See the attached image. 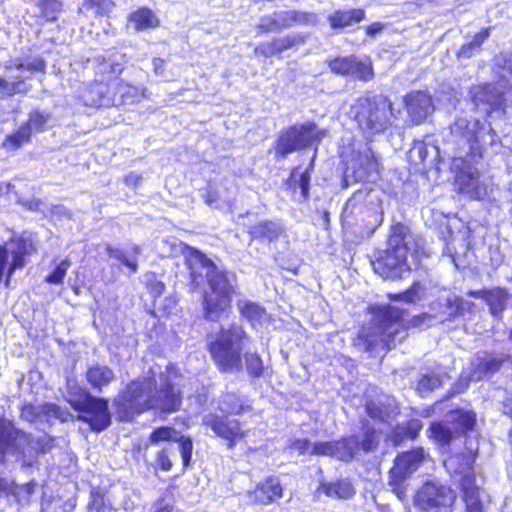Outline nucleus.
Wrapping results in <instances>:
<instances>
[{
  "label": "nucleus",
  "instance_id": "nucleus-1",
  "mask_svg": "<svg viewBox=\"0 0 512 512\" xmlns=\"http://www.w3.org/2000/svg\"><path fill=\"white\" fill-rule=\"evenodd\" d=\"M182 398L169 380L168 373H160L159 379L143 377L132 381L116 400L117 411L124 421L149 409L164 413L179 410Z\"/></svg>",
  "mask_w": 512,
  "mask_h": 512
},
{
  "label": "nucleus",
  "instance_id": "nucleus-2",
  "mask_svg": "<svg viewBox=\"0 0 512 512\" xmlns=\"http://www.w3.org/2000/svg\"><path fill=\"white\" fill-rule=\"evenodd\" d=\"M373 312V326L369 331H363L359 335L367 352L374 351L380 346L392 349L407 337L409 328H427L435 320L427 313L413 316L408 320L406 318L408 315L403 309L392 305L374 307Z\"/></svg>",
  "mask_w": 512,
  "mask_h": 512
},
{
  "label": "nucleus",
  "instance_id": "nucleus-3",
  "mask_svg": "<svg viewBox=\"0 0 512 512\" xmlns=\"http://www.w3.org/2000/svg\"><path fill=\"white\" fill-rule=\"evenodd\" d=\"M492 75L494 82L473 85L469 90L475 110L487 115L508 106V95H512V51L495 55Z\"/></svg>",
  "mask_w": 512,
  "mask_h": 512
},
{
  "label": "nucleus",
  "instance_id": "nucleus-4",
  "mask_svg": "<svg viewBox=\"0 0 512 512\" xmlns=\"http://www.w3.org/2000/svg\"><path fill=\"white\" fill-rule=\"evenodd\" d=\"M498 139L491 123L473 117H457L449 126L447 142L466 152L471 160L481 158L487 147L493 146Z\"/></svg>",
  "mask_w": 512,
  "mask_h": 512
},
{
  "label": "nucleus",
  "instance_id": "nucleus-5",
  "mask_svg": "<svg viewBox=\"0 0 512 512\" xmlns=\"http://www.w3.org/2000/svg\"><path fill=\"white\" fill-rule=\"evenodd\" d=\"M248 339L243 327L233 323L228 328L222 327L215 338L207 343L208 351L221 372L242 371V352Z\"/></svg>",
  "mask_w": 512,
  "mask_h": 512
},
{
  "label": "nucleus",
  "instance_id": "nucleus-6",
  "mask_svg": "<svg viewBox=\"0 0 512 512\" xmlns=\"http://www.w3.org/2000/svg\"><path fill=\"white\" fill-rule=\"evenodd\" d=\"M207 283L210 292L203 295V315L208 321H219L231 308L232 296L239 294L237 276L233 271L218 268Z\"/></svg>",
  "mask_w": 512,
  "mask_h": 512
},
{
  "label": "nucleus",
  "instance_id": "nucleus-7",
  "mask_svg": "<svg viewBox=\"0 0 512 512\" xmlns=\"http://www.w3.org/2000/svg\"><path fill=\"white\" fill-rule=\"evenodd\" d=\"M352 113L358 127L369 136L382 133L392 125V103L382 94L358 98Z\"/></svg>",
  "mask_w": 512,
  "mask_h": 512
},
{
  "label": "nucleus",
  "instance_id": "nucleus-8",
  "mask_svg": "<svg viewBox=\"0 0 512 512\" xmlns=\"http://www.w3.org/2000/svg\"><path fill=\"white\" fill-rule=\"evenodd\" d=\"M30 448V434L17 428L14 421L0 417V467L5 466L10 459L25 462ZM12 491L13 481L0 474V493Z\"/></svg>",
  "mask_w": 512,
  "mask_h": 512
},
{
  "label": "nucleus",
  "instance_id": "nucleus-9",
  "mask_svg": "<svg viewBox=\"0 0 512 512\" xmlns=\"http://www.w3.org/2000/svg\"><path fill=\"white\" fill-rule=\"evenodd\" d=\"M45 60L40 56L11 59L4 65H0V94L13 96L27 94L32 85L27 80L34 72H44Z\"/></svg>",
  "mask_w": 512,
  "mask_h": 512
},
{
  "label": "nucleus",
  "instance_id": "nucleus-10",
  "mask_svg": "<svg viewBox=\"0 0 512 512\" xmlns=\"http://www.w3.org/2000/svg\"><path fill=\"white\" fill-rule=\"evenodd\" d=\"M476 455L471 451L449 456L444 461L446 470L455 477L463 493L466 512H484L480 499V484L476 480L473 464Z\"/></svg>",
  "mask_w": 512,
  "mask_h": 512
},
{
  "label": "nucleus",
  "instance_id": "nucleus-11",
  "mask_svg": "<svg viewBox=\"0 0 512 512\" xmlns=\"http://www.w3.org/2000/svg\"><path fill=\"white\" fill-rule=\"evenodd\" d=\"M476 423V415L472 411L456 409L450 411L445 422H433L428 429V437L442 446L462 434L473 430Z\"/></svg>",
  "mask_w": 512,
  "mask_h": 512
},
{
  "label": "nucleus",
  "instance_id": "nucleus-12",
  "mask_svg": "<svg viewBox=\"0 0 512 512\" xmlns=\"http://www.w3.org/2000/svg\"><path fill=\"white\" fill-rule=\"evenodd\" d=\"M423 448H416L399 454L389 472L388 485L392 492L402 500L406 497V481L415 473L426 459Z\"/></svg>",
  "mask_w": 512,
  "mask_h": 512
},
{
  "label": "nucleus",
  "instance_id": "nucleus-13",
  "mask_svg": "<svg viewBox=\"0 0 512 512\" xmlns=\"http://www.w3.org/2000/svg\"><path fill=\"white\" fill-rule=\"evenodd\" d=\"M68 401L79 412L78 420L88 423L92 431L101 432L111 424V414L106 399L83 392L78 399Z\"/></svg>",
  "mask_w": 512,
  "mask_h": 512
},
{
  "label": "nucleus",
  "instance_id": "nucleus-14",
  "mask_svg": "<svg viewBox=\"0 0 512 512\" xmlns=\"http://www.w3.org/2000/svg\"><path fill=\"white\" fill-rule=\"evenodd\" d=\"M322 132L314 123L292 126L281 131L276 142V154L285 158L287 155L305 149L319 142Z\"/></svg>",
  "mask_w": 512,
  "mask_h": 512
},
{
  "label": "nucleus",
  "instance_id": "nucleus-15",
  "mask_svg": "<svg viewBox=\"0 0 512 512\" xmlns=\"http://www.w3.org/2000/svg\"><path fill=\"white\" fill-rule=\"evenodd\" d=\"M454 491L437 481L426 482L417 492L416 505L425 512H452Z\"/></svg>",
  "mask_w": 512,
  "mask_h": 512
},
{
  "label": "nucleus",
  "instance_id": "nucleus-16",
  "mask_svg": "<svg viewBox=\"0 0 512 512\" xmlns=\"http://www.w3.org/2000/svg\"><path fill=\"white\" fill-rule=\"evenodd\" d=\"M378 178V162L373 151L366 147L359 152L347 167L344 175L345 187L349 180L354 182H375Z\"/></svg>",
  "mask_w": 512,
  "mask_h": 512
},
{
  "label": "nucleus",
  "instance_id": "nucleus-17",
  "mask_svg": "<svg viewBox=\"0 0 512 512\" xmlns=\"http://www.w3.org/2000/svg\"><path fill=\"white\" fill-rule=\"evenodd\" d=\"M408 256L394 253L388 249L379 251L372 261L375 273L384 279H400L409 274L411 267L408 264Z\"/></svg>",
  "mask_w": 512,
  "mask_h": 512
},
{
  "label": "nucleus",
  "instance_id": "nucleus-18",
  "mask_svg": "<svg viewBox=\"0 0 512 512\" xmlns=\"http://www.w3.org/2000/svg\"><path fill=\"white\" fill-rule=\"evenodd\" d=\"M185 263L189 270L192 291L198 289L205 279L208 281L211 274H214L218 269L211 259L194 248H189L185 256Z\"/></svg>",
  "mask_w": 512,
  "mask_h": 512
},
{
  "label": "nucleus",
  "instance_id": "nucleus-19",
  "mask_svg": "<svg viewBox=\"0 0 512 512\" xmlns=\"http://www.w3.org/2000/svg\"><path fill=\"white\" fill-rule=\"evenodd\" d=\"M202 423L209 427L217 436L226 439L229 449L234 447L237 439L245 436L240 422L236 419H229L227 416L208 413L203 416Z\"/></svg>",
  "mask_w": 512,
  "mask_h": 512
},
{
  "label": "nucleus",
  "instance_id": "nucleus-20",
  "mask_svg": "<svg viewBox=\"0 0 512 512\" xmlns=\"http://www.w3.org/2000/svg\"><path fill=\"white\" fill-rule=\"evenodd\" d=\"M510 356L488 352L477 353L470 364V380L479 381L500 371Z\"/></svg>",
  "mask_w": 512,
  "mask_h": 512
},
{
  "label": "nucleus",
  "instance_id": "nucleus-21",
  "mask_svg": "<svg viewBox=\"0 0 512 512\" xmlns=\"http://www.w3.org/2000/svg\"><path fill=\"white\" fill-rule=\"evenodd\" d=\"M20 417L30 423L41 418H45L47 421L53 418L61 422H67L73 419V415L67 408H63L54 403H46L41 406L26 404L21 409Z\"/></svg>",
  "mask_w": 512,
  "mask_h": 512
},
{
  "label": "nucleus",
  "instance_id": "nucleus-22",
  "mask_svg": "<svg viewBox=\"0 0 512 512\" xmlns=\"http://www.w3.org/2000/svg\"><path fill=\"white\" fill-rule=\"evenodd\" d=\"M405 107L414 124H420L434 111V104L431 96L424 91H412L404 98Z\"/></svg>",
  "mask_w": 512,
  "mask_h": 512
},
{
  "label": "nucleus",
  "instance_id": "nucleus-23",
  "mask_svg": "<svg viewBox=\"0 0 512 512\" xmlns=\"http://www.w3.org/2000/svg\"><path fill=\"white\" fill-rule=\"evenodd\" d=\"M417 247L416 238L411 233L409 227L402 223H396L391 226L386 249L408 256L409 254L416 253Z\"/></svg>",
  "mask_w": 512,
  "mask_h": 512
},
{
  "label": "nucleus",
  "instance_id": "nucleus-24",
  "mask_svg": "<svg viewBox=\"0 0 512 512\" xmlns=\"http://www.w3.org/2000/svg\"><path fill=\"white\" fill-rule=\"evenodd\" d=\"M456 182L461 192L470 198L482 200L488 195V188L480 181L479 172L471 166L460 170Z\"/></svg>",
  "mask_w": 512,
  "mask_h": 512
},
{
  "label": "nucleus",
  "instance_id": "nucleus-25",
  "mask_svg": "<svg viewBox=\"0 0 512 512\" xmlns=\"http://www.w3.org/2000/svg\"><path fill=\"white\" fill-rule=\"evenodd\" d=\"M305 41L306 36L301 33L288 34L260 44L256 47L255 53L264 57H273L288 49L304 44Z\"/></svg>",
  "mask_w": 512,
  "mask_h": 512
},
{
  "label": "nucleus",
  "instance_id": "nucleus-26",
  "mask_svg": "<svg viewBox=\"0 0 512 512\" xmlns=\"http://www.w3.org/2000/svg\"><path fill=\"white\" fill-rule=\"evenodd\" d=\"M469 296L485 300L489 306V310L494 317H500L506 309L511 295L505 288L496 287L493 289H483L477 291H469Z\"/></svg>",
  "mask_w": 512,
  "mask_h": 512
},
{
  "label": "nucleus",
  "instance_id": "nucleus-27",
  "mask_svg": "<svg viewBox=\"0 0 512 512\" xmlns=\"http://www.w3.org/2000/svg\"><path fill=\"white\" fill-rule=\"evenodd\" d=\"M85 104L92 107L114 106L112 83L98 81L91 85L83 95Z\"/></svg>",
  "mask_w": 512,
  "mask_h": 512
},
{
  "label": "nucleus",
  "instance_id": "nucleus-28",
  "mask_svg": "<svg viewBox=\"0 0 512 512\" xmlns=\"http://www.w3.org/2000/svg\"><path fill=\"white\" fill-rule=\"evenodd\" d=\"M125 54L113 51L106 56H98L95 58L97 63V74L102 75L100 81L117 77L124 68Z\"/></svg>",
  "mask_w": 512,
  "mask_h": 512
},
{
  "label": "nucleus",
  "instance_id": "nucleus-29",
  "mask_svg": "<svg viewBox=\"0 0 512 512\" xmlns=\"http://www.w3.org/2000/svg\"><path fill=\"white\" fill-rule=\"evenodd\" d=\"M284 232L281 222L274 220H261L249 226L248 234L253 240L273 242Z\"/></svg>",
  "mask_w": 512,
  "mask_h": 512
},
{
  "label": "nucleus",
  "instance_id": "nucleus-30",
  "mask_svg": "<svg viewBox=\"0 0 512 512\" xmlns=\"http://www.w3.org/2000/svg\"><path fill=\"white\" fill-rule=\"evenodd\" d=\"M366 412L373 419L387 421L398 414V407L394 399L382 397L367 402Z\"/></svg>",
  "mask_w": 512,
  "mask_h": 512
},
{
  "label": "nucleus",
  "instance_id": "nucleus-31",
  "mask_svg": "<svg viewBox=\"0 0 512 512\" xmlns=\"http://www.w3.org/2000/svg\"><path fill=\"white\" fill-rule=\"evenodd\" d=\"M256 502L269 504L282 497V487L277 477L270 476L259 483L253 492Z\"/></svg>",
  "mask_w": 512,
  "mask_h": 512
},
{
  "label": "nucleus",
  "instance_id": "nucleus-32",
  "mask_svg": "<svg viewBox=\"0 0 512 512\" xmlns=\"http://www.w3.org/2000/svg\"><path fill=\"white\" fill-rule=\"evenodd\" d=\"M114 106L133 104L144 97V90L121 81L114 80L112 82Z\"/></svg>",
  "mask_w": 512,
  "mask_h": 512
},
{
  "label": "nucleus",
  "instance_id": "nucleus-33",
  "mask_svg": "<svg viewBox=\"0 0 512 512\" xmlns=\"http://www.w3.org/2000/svg\"><path fill=\"white\" fill-rule=\"evenodd\" d=\"M422 427V422L419 419H411L394 427L388 435V439L394 446H399L405 440L416 439Z\"/></svg>",
  "mask_w": 512,
  "mask_h": 512
},
{
  "label": "nucleus",
  "instance_id": "nucleus-34",
  "mask_svg": "<svg viewBox=\"0 0 512 512\" xmlns=\"http://www.w3.org/2000/svg\"><path fill=\"white\" fill-rule=\"evenodd\" d=\"M86 379L94 389L101 391L115 379V373L110 367L97 363L88 368Z\"/></svg>",
  "mask_w": 512,
  "mask_h": 512
},
{
  "label": "nucleus",
  "instance_id": "nucleus-35",
  "mask_svg": "<svg viewBox=\"0 0 512 512\" xmlns=\"http://www.w3.org/2000/svg\"><path fill=\"white\" fill-rule=\"evenodd\" d=\"M365 17V11L362 9H352L348 11H335L328 18L333 29H343L361 22Z\"/></svg>",
  "mask_w": 512,
  "mask_h": 512
},
{
  "label": "nucleus",
  "instance_id": "nucleus-36",
  "mask_svg": "<svg viewBox=\"0 0 512 512\" xmlns=\"http://www.w3.org/2000/svg\"><path fill=\"white\" fill-rule=\"evenodd\" d=\"M128 20L137 32L153 29L159 26V19L155 13L145 7L131 12L128 16Z\"/></svg>",
  "mask_w": 512,
  "mask_h": 512
},
{
  "label": "nucleus",
  "instance_id": "nucleus-37",
  "mask_svg": "<svg viewBox=\"0 0 512 512\" xmlns=\"http://www.w3.org/2000/svg\"><path fill=\"white\" fill-rule=\"evenodd\" d=\"M256 28L260 33L265 34L288 29L289 26L285 11H275L272 14L260 17Z\"/></svg>",
  "mask_w": 512,
  "mask_h": 512
},
{
  "label": "nucleus",
  "instance_id": "nucleus-38",
  "mask_svg": "<svg viewBox=\"0 0 512 512\" xmlns=\"http://www.w3.org/2000/svg\"><path fill=\"white\" fill-rule=\"evenodd\" d=\"M358 444L359 438L357 436L333 441L332 457L340 461L349 462L354 458L358 450Z\"/></svg>",
  "mask_w": 512,
  "mask_h": 512
},
{
  "label": "nucleus",
  "instance_id": "nucleus-39",
  "mask_svg": "<svg viewBox=\"0 0 512 512\" xmlns=\"http://www.w3.org/2000/svg\"><path fill=\"white\" fill-rule=\"evenodd\" d=\"M490 36V29H483L479 33L475 34L471 41L461 46L457 52L458 59H470L471 57L478 54L481 50V46L485 40Z\"/></svg>",
  "mask_w": 512,
  "mask_h": 512
},
{
  "label": "nucleus",
  "instance_id": "nucleus-40",
  "mask_svg": "<svg viewBox=\"0 0 512 512\" xmlns=\"http://www.w3.org/2000/svg\"><path fill=\"white\" fill-rule=\"evenodd\" d=\"M236 306L241 316L252 324L260 322L266 315V311L262 306L248 299L238 300Z\"/></svg>",
  "mask_w": 512,
  "mask_h": 512
},
{
  "label": "nucleus",
  "instance_id": "nucleus-41",
  "mask_svg": "<svg viewBox=\"0 0 512 512\" xmlns=\"http://www.w3.org/2000/svg\"><path fill=\"white\" fill-rule=\"evenodd\" d=\"M218 409L227 415L231 414H240L242 411H244L245 406L243 403L242 398L232 392L225 393L218 404Z\"/></svg>",
  "mask_w": 512,
  "mask_h": 512
},
{
  "label": "nucleus",
  "instance_id": "nucleus-42",
  "mask_svg": "<svg viewBox=\"0 0 512 512\" xmlns=\"http://www.w3.org/2000/svg\"><path fill=\"white\" fill-rule=\"evenodd\" d=\"M289 28L293 26L316 25L318 17L315 13L298 11V10H284Z\"/></svg>",
  "mask_w": 512,
  "mask_h": 512
},
{
  "label": "nucleus",
  "instance_id": "nucleus-43",
  "mask_svg": "<svg viewBox=\"0 0 512 512\" xmlns=\"http://www.w3.org/2000/svg\"><path fill=\"white\" fill-rule=\"evenodd\" d=\"M324 492L329 497L338 499H349L351 498L355 490L348 480H340L336 483H330L324 487Z\"/></svg>",
  "mask_w": 512,
  "mask_h": 512
},
{
  "label": "nucleus",
  "instance_id": "nucleus-44",
  "mask_svg": "<svg viewBox=\"0 0 512 512\" xmlns=\"http://www.w3.org/2000/svg\"><path fill=\"white\" fill-rule=\"evenodd\" d=\"M449 317L463 316L474 307V303L459 296H451L446 299Z\"/></svg>",
  "mask_w": 512,
  "mask_h": 512
},
{
  "label": "nucleus",
  "instance_id": "nucleus-45",
  "mask_svg": "<svg viewBox=\"0 0 512 512\" xmlns=\"http://www.w3.org/2000/svg\"><path fill=\"white\" fill-rule=\"evenodd\" d=\"M32 135V128L29 125H22L13 134L8 135L3 143V146L9 149H17L24 143L30 141Z\"/></svg>",
  "mask_w": 512,
  "mask_h": 512
},
{
  "label": "nucleus",
  "instance_id": "nucleus-46",
  "mask_svg": "<svg viewBox=\"0 0 512 512\" xmlns=\"http://www.w3.org/2000/svg\"><path fill=\"white\" fill-rule=\"evenodd\" d=\"M348 76L367 82L373 78L372 64L367 61H360L354 56L351 64V72H349Z\"/></svg>",
  "mask_w": 512,
  "mask_h": 512
},
{
  "label": "nucleus",
  "instance_id": "nucleus-47",
  "mask_svg": "<svg viewBox=\"0 0 512 512\" xmlns=\"http://www.w3.org/2000/svg\"><path fill=\"white\" fill-rule=\"evenodd\" d=\"M37 6L41 11V15L46 20L53 22L58 19L63 3L61 0H38Z\"/></svg>",
  "mask_w": 512,
  "mask_h": 512
},
{
  "label": "nucleus",
  "instance_id": "nucleus-48",
  "mask_svg": "<svg viewBox=\"0 0 512 512\" xmlns=\"http://www.w3.org/2000/svg\"><path fill=\"white\" fill-rule=\"evenodd\" d=\"M442 384V378L435 373L424 374L417 384V392L421 397L427 396Z\"/></svg>",
  "mask_w": 512,
  "mask_h": 512
},
{
  "label": "nucleus",
  "instance_id": "nucleus-49",
  "mask_svg": "<svg viewBox=\"0 0 512 512\" xmlns=\"http://www.w3.org/2000/svg\"><path fill=\"white\" fill-rule=\"evenodd\" d=\"M349 212H350V214H357L359 212L361 214H366V216L368 218H374V221L366 219L365 217L362 218V221L363 222L366 221L367 224H369L372 229H374L377 225H379V223L381 221V220H379L380 216L378 215V213L375 210L364 207V206H355L352 199L348 200L346 208L344 210L345 214H348Z\"/></svg>",
  "mask_w": 512,
  "mask_h": 512
},
{
  "label": "nucleus",
  "instance_id": "nucleus-50",
  "mask_svg": "<svg viewBox=\"0 0 512 512\" xmlns=\"http://www.w3.org/2000/svg\"><path fill=\"white\" fill-rule=\"evenodd\" d=\"M245 367L250 376L260 378L264 372L263 361L258 353L247 352L243 355Z\"/></svg>",
  "mask_w": 512,
  "mask_h": 512
},
{
  "label": "nucleus",
  "instance_id": "nucleus-51",
  "mask_svg": "<svg viewBox=\"0 0 512 512\" xmlns=\"http://www.w3.org/2000/svg\"><path fill=\"white\" fill-rule=\"evenodd\" d=\"M380 436L374 428H367L361 440H359L358 450L361 449L365 453L374 452L379 445Z\"/></svg>",
  "mask_w": 512,
  "mask_h": 512
},
{
  "label": "nucleus",
  "instance_id": "nucleus-52",
  "mask_svg": "<svg viewBox=\"0 0 512 512\" xmlns=\"http://www.w3.org/2000/svg\"><path fill=\"white\" fill-rule=\"evenodd\" d=\"M50 119V113L45 111L34 110L29 114V119L24 125H29L32 132H41Z\"/></svg>",
  "mask_w": 512,
  "mask_h": 512
},
{
  "label": "nucleus",
  "instance_id": "nucleus-53",
  "mask_svg": "<svg viewBox=\"0 0 512 512\" xmlns=\"http://www.w3.org/2000/svg\"><path fill=\"white\" fill-rule=\"evenodd\" d=\"M354 56L349 57H337L328 62V66L330 70L342 76H348L349 72H351V64Z\"/></svg>",
  "mask_w": 512,
  "mask_h": 512
},
{
  "label": "nucleus",
  "instance_id": "nucleus-54",
  "mask_svg": "<svg viewBox=\"0 0 512 512\" xmlns=\"http://www.w3.org/2000/svg\"><path fill=\"white\" fill-rule=\"evenodd\" d=\"M71 263L69 260H62L55 269L45 277V282L50 284H61L69 269Z\"/></svg>",
  "mask_w": 512,
  "mask_h": 512
},
{
  "label": "nucleus",
  "instance_id": "nucleus-55",
  "mask_svg": "<svg viewBox=\"0 0 512 512\" xmlns=\"http://www.w3.org/2000/svg\"><path fill=\"white\" fill-rule=\"evenodd\" d=\"M107 251H108V254L110 257L120 261L122 264H124L125 266L130 268L132 270V272H136V270H137L136 260L129 259L121 249L108 246Z\"/></svg>",
  "mask_w": 512,
  "mask_h": 512
},
{
  "label": "nucleus",
  "instance_id": "nucleus-56",
  "mask_svg": "<svg viewBox=\"0 0 512 512\" xmlns=\"http://www.w3.org/2000/svg\"><path fill=\"white\" fill-rule=\"evenodd\" d=\"M45 211L48 213L46 217L54 220L69 219L71 217L70 211L62 204L46 205Z\"/></svg>",
  "mask_w": 512,
  "mask_h": 512
},
{
  "label": "nucleus",
  "instance_id": "nucleus-57",
  "mask_svg": "<svg viewBox=\"0 0 512 512\" xmlns=\"http://www.w3.org/2000/svg\"><path fill=\"white\" fill-rule=\"evenodd\" d=\"M179 448L183 460V466L187 467L190 464L193 451L192 440L188 437H181L179 440Z\"/></svg>",
  "mask_w": 512,
  "mask_h": 512
},
{
  "label": "nucleus",
  "instance_id": "nucleus-58",
  "mask_svg": "<svg viewBox=\"0 0 512 512\" xmlns=\"http://www.w3.org/2000/svg\"><path fill=\"white\" fill-rule=\"evenodd\" d=\"M110 0H85L83 7L86 9H94L97 15H104L111 9Z\"/></svg>",
  "mask_w": 512,
  "mask_h": 512
},
{
  "label": "nucleus",
  "instance_id": "nucleus-59",
  "mask_svg": "<svg viewBox=\"0 0 512 512\" xmlns=\"http://www.w3.org/2000/svg\"><path fill=\"white\" fill-rule=\"evenodd\" d=\"M172 453H173L172 447H165L162 450L157 452L156 463L160 469H162L164 471H169L172 468V462L170 460V455Z\"/></svg>",
  "mask_w": 512,
  "mask_h": 512
},
{
  "label": "nucleus",
  "instance_id": "nucleus-60",
  "mask_svg": "<svg viewBox=\"0 0 512 512\" xmlns=\"http://www.w3.org/2000/svg\"><path fill=\"white\" fill-rule=\"evenodd\" d=\"M333 453V441H318L314 442L310 455L315 456H329L332 457Z\"/></svg>",
  "mask_w": 512,
  "mask_h": 512
},
{
  "label": "nucleus",
  "instance_id": "nucleus-61",
  "mask_svg": "<svg viewBox=\"0 0 512 512\" xmlns=\"http://www.w3.org/2000/svg\"><path fill=\"white\" fill-rule=\"evenodd\" d=\"M175 430L170 427H160L155 429L149 436V442L152 444L158 443L159 441H169L172 439V435Z\"/></svg>",
  "mask_w": 512,
  "mask_h": 512
},
{
  "label": "nucleus",
  "instance_id": "nucleus-62",
  "mask_svg": "<svg viewBox=\"0 0 512 512\" xmlns=\"http://www.w3.org/2000/svg\"><path fill=\"white\" fill-rule=\"evenodd\" d=\"M18 202L29 211L40 212L44 216H48V213L45 211L46 204L41 199H19Z\"/></svg>",
  "mask_w": 512,
  "mask_h": 512
},
{
  "label": "nucleus",
  "instance_id": "nucleus-63",
  "mask_svg": "<svg viewBox=\"0 0 512 512\" xmlns=\"http://www.w3.org/2000/svg\"><path fill=\"white\" fill-rule=\"evenodd\" d=\"M313 443L309 439H295L290 442L288 447L298 452L299 455H310Z\"/></svg>",
  "mask_w": 512,
  "mask_h": 512
},
{
  "label": "nucleus",
  "instance_id": "nucleus-64",
  "mask_svg": "<svg viewBox=\"0 0 512 512\" xmlns=\"http://www.w3.org/2000/svg\"><path fill=\"white\" fill-rule=\"evenodd\" d=\"M298 186L301 190V194L304 199H307L309 196V185H310V172L309 168H307L304 172H302L297 180Z\"/></svg>",
  "mask_w": 512,
  "mask_h": 512
}]
</instances>
